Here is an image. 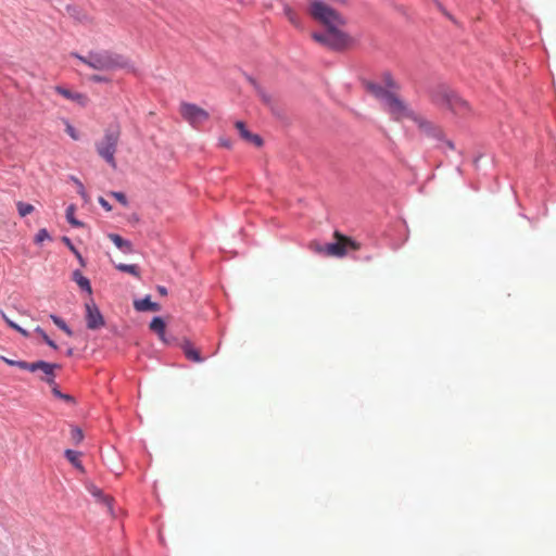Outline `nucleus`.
<instances>
[{
	"label": "nucleus",
	"mask_w": 556,
	"mask_h": 556,
	"mask_svg": "<svg viewBox=\"0 0 556 556\" xmlns=\"http://www.w3.org/2000/svg\"><path fill=\"white\" fill-rule=\"evenodd\" d=\"M306 12L325 28L313 33V40L331 51H346L352 48L355 40L343 30L346 20L341 12L330 7L325 0H307Z\"/></svg>",
	"instance_id": "f257e3e1"
},
{
	"label": "nucleus",
	"mask_w": 556,
	"mask_h": 556,
	"mask_svg": "<svg viewBox=\"0 0 556 556\" xmlns=\"http://www.w3.org/2000/svg\"><path fill=\"white\" fill-rule=\"evenodd\" d=\"M387 86L390 88L388 103H387V112L395 119L402 121V118H410L414 121L419 128L424 129V131L430 132L434 136H440L442 130L437 127L435 124L431 123V121L426 119L425 116L419 115V113L414 112L413 109H409L407 104L400 98L394 91L393 88H396V84L391 78L390 74L386 77Z\"/></svg>",
	"instance_id": "f03ea898"
},
{
	"label": "nucleus",
	"mask_w": 556,
	"mask_h": 556,
	"mask_svg": "<svg viewBox=\"0 0 556 556\" xmlns=\"http://www.w3.org/2000/svg\"><path fill=\"white\" fill-rule=\"evenodd\" d=\"M73 56L97 71L135 70L128 58L110 50L89 51L87 55L73 53Z\"/></svg>",
	"instance_id": "7ed1b4c3"
},
{
	"label": "nucleus",
	"mask_w": 556,
	"mask_h": 556,
	"mask_svg": "<svg viewBox=\"0 0 556 556\" xmlns=\"http://www.w3.org/2000/svg\"><path fill=\"white\" fill-rule=\"evenodd\" d=\"M432 100L437 105L447 108L452 113L458 114L459 116H466L470 111L468 102L459 98L458 94H455L454 91L445 87V85H439V87L434 88Z\"/></svg>",
	"instance_id": "20e7f679"
},
{
	"label": "nucleus",
	"mask_w": 556,
	"mask_h": 556,
	"mask_svg": "<svg viewBox=\"0 0 556 556\" xmlns=\"http://www.w3.org/2000/svg\"><path fill=\"white\" fill-rule=\"evenodd\" d=\"M334 238L336 241L329 243L312 242L311 248L316 251V253L337 255L338 257L346 254L350 250H358L359 248V243L352 241L351 238H346V236L341 235L339 231L334 232Z\"/></svg>",
	"instance_id": "39448f33"
},
{
	"label": "nucleus",
	"mask_w": 556,
	"mask_h": 556,
	"mask_svg": "<svg viewBox=\"0 0 556 556\" xmlns=\"http://www.w3.org/2000/svg\"><path fill=\"white\" fill-rule=\"evenodd\" d=\"M118 127H110L105 130L101 141L96 143L98 154L113 168H116L115 153L119 141Z\"/></svg>",
	"instance_id": "423d86ee"
},
{
	"label": "nucleus",
	"mask_w": 556,
	"mask_h": 556,
	"mask_svg": "<svg viewBox=\"0 0 556 556\" xmlns=\"http://www.w3.org/2000/svg\"><path fill=\"white\" fill-rule=\"evenodd\" d=\"M181 116L191 125H200L208 119V113L193 103L182 102L180 106Z\"/></svg>",
	"instance_id": "0eeeda50"
},
{
	"label": "nucleus",
	"mask_w": 556,
	"mask_h": 556,
	"mask_svg": "<svg viewBox=\"0 0 556 556\" xmlns=\"http://www.w3.org/2000/svg\"><path fill=\"white\" fill-rule=\"evenodd\" d=\"M85 320L89 330H98L105 325V319L92 299L85 303Z\"/></svg>",
	"instance_id": "6e6552de"
},
{
	"label": "nucleus",
	"mask_w": 556,
	"mask_h": 556,
	"mask_svg": "<svg viewBox=\"0 0 556 556\" xmlns=\"http://www.w3.org/2000/svg\"><path fill=\"white\" fill-rule=\"evenodd\" d=\"M54 89L58 94L77 103L81 108L87 106L89 102V99L85 93L73 91L64 86H56Z\"/></svg>",
	"instance_id": "1a4fd4ad"
},
{
	"label": "nucleus",
	"mask_w": 556,
	"mask_h": 556,
	"mask_svg": "<svg viewBox=\"0 0 556 556\" xmlns=\"http://www.w3.org/2000/svg\"><path fill=\"white\" fill-rule=\"evenodd\" d=\"M235 127H236V129L238 130V132H239L240 137H241L243 140H245L247 142H250V143H252V144H254V146H256V147H262V146H263V143H264L263 138H262L260 135H257V134H253V132H251V131L248 129V127H247V125H245V123H244V122H242V121H237V122L235 123Z\"/></svg>",
	"instance_id": "9d476101"
},
{
	"label": "nucleus",
	"mask_w": 556,
	"mask_h": 556,
	"mask_svg": "<svg viewBox=\"0 0 556 556\" xmlns=\"http://www.w3.org/2000/svg\"><path fill=\"white\" fill-rule=\"evenodd\" d=\"M61 364L45 362L40 370L42 372V376L39 377L40 381L47 383L51 388L56 386L58 383L55 382V369H61Z\"/></svg>",
	"instance_id": "9b49d317"
},
{
	"label": "nucleus",
	"mask_w": 556,
	"mask_h": 556,
	"mask_svg": "<svg viewBox=\"0 0 556 556\" xmlns=\"http://www.w3.org/2000/svg\"><path fill=\"white\" fill-rule=\"evenodd\" d=\"M134 308L137 312H159L161 305L156 302L151 301V296L148 294L142 299L134 301Z\"/></svg>",
	"instance_id": "f8f14e48"
},
{
	"label": "nucleus",
	"mask_w": 556,
	"mask_h": 556,
	"mask_svg": "<svg viewBox=\"0 0 556 556\" xmlns=\"http://www.w3.org/2000/svg\"><path fill=\"white\" fill-rule=\"evenodd\" d=\"M185 356L194 363H202L204 357H202L201 353L192 345V343L188 339H184L179 344Z\"/></svg>",
	"instance_id": "ddd939ff"
},
{
	"label": "nucleus",
	"mask_w": 556,
	"mask_h": 556,
	"mask_svg": "<svg viewBox=\"0 0 556 556\" xmlns=\"http://www.w3.org/2000/svg\"><path fill=\"white\" fill-rule=\"evenodd\" d=\"M108 237L123 253L129 254L134 252L132 243L129 240L124 239L122 236L113 232L109 233Z\"/></svg>",
	"instance_id": "4468645a"
},
{
	"label": "nucleus",
	"mask_w": 556,
	"mask_h": 556,
	"mask_svg": "<svg viewBox=\"0 0 556 556\" xmlns=\"http://www.w3.org/2000/svg\"><path fill=\"white\" fill-rule=\"evenodd\" d=\"M368 90L371 92V94L376 96V98L381 101L384 110H387L390 90H388V88L381 87V85H377V84H369Z\"/></svg>",
	"instance_id": "2eb2a0df"
},
{
	"label": "nucleus",
	"mask_w": 556,
	"mask_h": 556,
	"mask_svg": "<svg viewBox=\"0 0 556 556\" xmlns=\"http://www.w3.org/2000/svg\"><path fill=\"white\" fill-rule=\"evenodd\" d=\"M149 326L159 336L160 340H166V323L163 317L154 316Z\"/></svg>",
	"instance_id": "dca6fc26"
},
{
	"label": "nucleus",
	"mask_w": 556,
	"mask_h": 556,
	"mask_svg": "<svg viewBox=\"0 0 556 556\" xmlns=\"http://www.w3.org/2000/svg\"><path fill=\"white\" fill-rule=\"evenodd\" d=\"M72 278L83 291L89 294L92 293L90 280L85 277L79 269L73 271Z\"/></svg>",
	"instance_id": "f3484780"
},
{
	"label": "nucleus",
	"mask_w": 556,
	"mask_h": 556,
	"mask_svg": "<svg viewBox=\"0 0 556 556\" xmlns=\"http://www.w3.org/2000/svg\"><path fill=\"white\" fill-rule=\"evenodd\" d=\"M81 453L75 450L67 448L64 452L65 458L78 470L85 471L84 466L79 459Z\"/></svg>",
	"instance_id": "a211bd4d"
},
{
	"label": "nucleus",
	"mask_w": 556,
	"mask_h": 556,
	"mask_svg": "<svg viewBox=\"0 0 556 556\" xmlns=\"http://www.w3.org/2000/svg\"><path fill=\"white\" fill-rule=\"evenodd\" d=\"M244 78L248 80V83L254 88V90L257 92V94L262 98V100L265 103L269 102V97L266 94L264 89L260 86V84L256 81L254 77H252L247 72H242Z\"/></svg>",
	"instance_id": "6ab92c4d"
},
{
	"label": "nucleus",
	"mask_w": 556,
	"mask_h": 556,
	"mask_svg": "<svg viewBox=\"0 0 556 556\" xmlns=\"http://www.w3.org/2000/svg\"><path fill=\"white\" fill-rule=\"evenodd\" d=\"M66 13L78 22H84L87 20V15L81 11V9L75 4H66L65 5Z\"/></svg>",
	"instance_id": "aec40b11"
},
{
	"label": "nucleus",
	"mask_w": 556,
	"mask_h": 556,
	"mask_svg": "<svg viewBox=\"0 0 556 556\" xmlns=\"http://www.w3.org/2000/svg\"><path fill=\"white\" fill-rule=\"evenodd\" d=\"M76 206L71 204L66 207L65 216L68 224L75 228H79L84 226V223L77 219L74 215Z\"/></svg>",
	"instance_id": "412c9836"
},
{
	"label": "nucleus",
	"mask_w": 556,
	"mask_h": 556,
	"mask_svg": "<svg viewBox=\"0 0 556 556\" xmlns=\"http://www.w3.org/2000/svg\"><path fill=\"white\" fill-rule=\"evenodd\" d=\"M62 242L68 248V250L76 256L79 264L84 267L86 266V261L80 254V252L76 249V247L73 244L72 240L64 236L62 237Z\"/></svg>",
	"instance_id": "4be33fe9"
},
{
	"label": "nucleus",
	"mask_w": 556,
	"mask_h": 556,
	"mask_svg": "<svg viewBox=\"0 0 556 556\" xmlns=\"http://www.w3.org/2000/svg\"><path fill=\"white\" fill-rule=\"evenodd\" d=\"M115 268L122 273H127V274H130L135 277H139L140 276V269H139V266L137 264H124V263H119V264H116L115 265Z\"/></svg>",
	"instance_id": "5701e85b"
},
{
	"label": "nucleus",
	"mask_w": 556,
	"mask_h": 556,
	"mask_svg": "<svg viewBox=\"0 0 556 556\" xmlns=\"http://www.w3.org/2000/svg\"><path fill=\"white\" fill-rule=\"evenodd\" d=\"M50 319L53 321V324L58 328L63 330L67 336L72 337L74 334L73 330L68 327V325L65 323V320L62 317H60L55 314H51Z\"/></svg>",
	"instance_id": "b1692460"
},
{
	"label": "nucleus",
	"mask_w": 556,
	"mask_h": 556,
	"mask_svg": "<svg viewBox=\"0 0 556 556\" xmlns=\"http://www.w3.org/2000/svg\"><path fill=\"white\" fill-rule=\"evenodd\" d=\"M45 362L46 361H42V359H39V361H36V362H31V363H28L26 361H22L20 369L28 370L30 372H36V371L41 370Z\"/></svg>",
	"instance_id": "393cba45"
},
{
	"label": "nucleus",
	"mask_w": 556,
	"mask_h": 556,
	"mask_svg": "<svg viewBox=\"0 0 556 556\" xmlns=\"http://www.w3.org/2000/svg\"><path fill=\"white\" fill-rule=\"evenodd\" d=\"M51 392L52 394L56 397V399H60V400H63L65 401L66 403L68 404H75L76 401H75V397L72 396L71 394H67V393H63L60 389H59V386H54L53 388H51Z\"/></svg>",
	"instance_id": "a878e982"
},
{
	"label": "nucleus",
	"mask_w": 556,
	"mask_h": 556,
	"mask_svg": "<svg viewBox=\"0 0 556 556\" xmlns=\"http://www.w3.org/2000/svg\"><path fill=\"white\" fill-rule=\"evenodd\" d=\"M35 332L42 338V340L46 342L47 345H49L53 350H58L59 346L55 343V341L52 340L40 326H37L35 328Z\"/></svg>",
	"instance_id": "bb28decb"
},
{
	"label": "nucleus",
	"mask_w": 556,
	"mask_h": 556,
	"mask_svg": "<svg viewBox=\"0 0 556 556\" xmlns=\"http://www.w3.org/2000/svg\"><path fill=\"white\" fill-rule=\"evenodd\" d=\"M16 207H17V212L21 217L27 216L28 214L33 213L35 210V207L31 204L23 202V201H18L16 203Z\"/></svg>",
	"instance_id": "cd10ccee"
},
{
	"label": "nucleus",
	"mask_w": 556,
	"mask_h": 556,
	"mask_svg": "<svg viewBox=\"0 0 556 556\" xmlns=\"http://www.w3.org/2000/svg\"><path fill=\"white\" fill-rule=\"evenodd\" d=\"M71 438L75 444L80 443L84 439L83 430L77 426H73L71 429Z\"/></svg>",
	"instance_id": "c85d7f7f"
},
{
	"label": "nucleus",
	"mask_w": 556,
	"mask_h": 556,
	"mask_svg": "<svg viewBox=\"0 0 556 556\" xmlns=\"http://www.w3.org/2000/svg\"><path fill=\"white\" fill-rule=\"evenodd\" d=\"M45 240H51V236L46 228H41L35 237V243L40 244Z\"/></svg>",
	"instance_id": "c756f323"
},
{
	"label": "nucleus",
	"mask_w": 556,
	"mask_h": 556,
	"mask_svg": "<svg viewBox=\"0 0 556 556\" xmlns=\"http://www.w3.org/2000/svg\"><path fill=\"white\" fill-rule=\"evenodd\" d=\"M65 131L73 140H79V132L68 121H65Z\"/></svg>",
	"instance_id": "7c9ffc66"
},
{
	"label": "nucleus",
	"mask_w": 556,
	"mask_h": 556,
	"mask_svg": "<svg viewBox=\"0 0 556 556\" xmlns=\"http://www.w3.org/2000/svg\"><path fill=\"white\" fill-rule=\"evenodd\" d=\"M285 14H286L287 18L291 21V23H293L295 26H299V24H300L299 15H296L295 12L292 11L291 8L286 7Z\"/></svg>",
	"instance_id": "2f4dec72"
},
{
	"label": "nucleus",
	"mask_w": 556,
	"mask_h": 556,
	"mask_svg": "<svg viewBox=\"0 0 556 556\" xmlns=\"http://www.w3.org/2000/svg\"><path fill=\"white\" fill-rule=\"evenodd\" d=\"M89 492L97 498L105 502L106 501V496L104 495L103 491L99 488H97L96 485H91L88 488Z\"/></svg>",
	"instance_id": "473e14b6"
},
{
	"label": "nucleus",
	"mask_w": 556,
	"mask_h": 556,
	"mask_svg": "<svg viewBox=\"0 0 556 556\" xmlns=\"http://www.w3.org/2000/svg\"><path fill=\"white\" fill-rule=\"evenodd\" d=\"M111 195L115 198L122 205H128V199L124 192L121 191H112Z\"/></svg>",
	"instance_id": "72a5a7b5"
},
{
	"label": "nucleus",
	"mask_w": 556,
	"mask_h": 556,
	"mask_svg": "<svg viewBox=\"0 0 556 556\" xmlns=\"http://www.w3.org/2000/svg\"><path fill=\"white\" fill-rule=\"evenodd\" d=\"M71 180L75 182V187L78 188V193L85 198L86 197V191H85V187L83 185V182L76 178L75 176H71Z\"/></svg>",
	"instance_id": "f704fd0d"
},
{
	"label": "nucleus",
	"mask_w": 556,
	"mask_h": 556,
	"mask_svg": "<svg viewBox=\"0 0 556 556\" xmlns=\"http://www.w3.org/2000/svg\"><path fill=\"white\" fill-rule=\"evenodd\" d=\"M90 80L93 83H99V84H108L111 81V79L109 77L102 76V75H92L90 77Z\"/></svg>",
	"instance_id": "c9c22d12"
},
{
	"label": "nucleus",
	"mask_w": 556,
	"mask_h": 556,
	"mask_svg": "<svg viewBox=\"0 0 556 556\" xmlns=\"http://www.w3.org/2000/svg\"><path fill=\"white\" fill-rule=\"evenodd\" d=\"M0 359L5 363L7 365L9 366H14V367H18L21 368V362L22 361H15V359H11V358H8L5 356H0Z\"/></svg>",
	"instance_id": "e433bc0d"
},
{
	"label": "nucleus",
	"mask_w": 556,
	"mask_h": 556,
	"mask_svg": "<svg viewBox=\"0 0 556 556\" xmlns=\"http://www.w3.org/2000/svg\"><path fill=\"white\" fill-rule=\"evenodd\" d=\"M98 202L106 212L112 211V205L103 197H99Z\"/></svg>",
	"instance_id": "4c0bfd02"
},
{
	"label": "nucleus",
	"mask_w": 556,
	"mask_h": 556,
	"mask_svg": "<svg viewBox=\"0 0 556 556\" xmlns=\"http://www.w3.org/2000/svg\"><path fill=\"white\" fill-rule=\"evenodd\" d=\"M219 146L226 149H231L232 141L230 138H220L219 139Z\"/></svg>",
	"instance_id": "58836bf2"
},
{
	"label": "nucleus",
	"mask_w": 556,
	"mask_h": 556,
	"mask_svg": "<svg viewBox=\"0 0 556 556\" xmlns=\"http://www.w3.org/2000/svg\"><path fill=\"white\" fill-rule=\"evenodd\" d=\"M165 344L167 345H175V344H178V339L174 336H167L166 334V340H162Z\"/></svg>",
	"instance_id": "ea45409f"
},
{
	"label": "nucleus",
	"mask_w": 556,
	"mask_h": 556,
	"mask_svg": "<svg viewBox=\"0 0 556 556\" xmlns=\"http://www.w3.org/2000/svg\"><path fill=\"white\" fill-rule=\"evenodd\" d=\"M12 329H14L15 331H17L18 333H21V334H22L23 337H25V338H28V337H29V332H28L26 329H24V328H22L21 326H18V325H17V326H12Z\"/></svg>",
	"instance_id": "a19ab883"
},
{
	"label": "nucleus",
	"mask_w": 556,
	"mask_h": 556,
	"mask_svg": "<svg viewBox=\"0 0 556 556\" xmlns=\"http://www.w3.org/2000/svg\"><path fill=\"white\" fill-rule=\"evenodd\" d=\"M0 314H1L2 318H3V320L7 323V325H8L10 328H12V326H17V324H16V323H14L13 320H11V319H10V318L4 314V312H3V311H0Z\"/></svg>",
	"instance_id": "79ce46f5"
},
{
	"label": "nucleus",
	"mask_w": 556,
	"mask_h": 556,
	"mask_svg": "<svg viewBox=\"0 0 556 556\" xmlns=\"http://www.w3.org/2000/svg\"><path fill=\"white\" fill-rule=\"evenodd\" d=\"M156 290L161 295L167 294V289L164 286H157Z\"/></svg>",
	"instance_id": "37998d69"
},
{
	"label": "nucleus",
	"mask_w": 556,
	"mask_h": 556,
	"mask_svg": "<svg viewBox=\"0 0 556 556\" xmlns=\"http://www.w3.org/2000/svg\"><path fill=\"white\" fill-rule=\"evenodd\" d=\"M73 353H74V349H73V348H70V349H67V351H66V353H65V354H66V356H72V355H73Z\"/></svg>",
	"instance_id": "c03bdc74"
},
{
	"label": "nucleus",
	"mask_w": 556,
	"mask_h": 556,
	"mask_svg": "<svg viewBox=\"0 0 556 556\" xmlns=\"http://www.w3.org/2000/svg\"><path fill=\"white\" fill-rule=\"evenodd\" d=\"M333 2H339V4H345L346 0H332Z\"/></svg>",
	"instance_id": "a18cd8bd"
},
{
	"label": "nucleus",
	"mask_w": 556,
	"mask_h": 556,
	"mask_svg": "<svg viewBox=\"0 0 556 556\" xmlns=\"http://www.w3.org/2000/svg\"><path fill=\"white\" fill-rule=\"evenodd\" d=\"M447 143H448L450 148L453 149V147H454L453 142L448 141Z\"/></svg>",
	"instance_id": "49530a36"
}]
</instances>
